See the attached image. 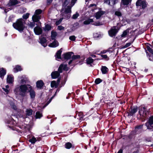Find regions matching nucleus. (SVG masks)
Returning <instances> with one entry per match:
<instances>
[{"label": "nucleus", "mask_w": 153, "mask_h": 153, "mask_svg": "<svg viewBox=\"0 0 153 153\" xmlns=\"http://www.w3.org/2000/svg\"><path fill=\"white\" fill-rule=\"evenodd\" d=\"M27 85H21L19 87H16L14 90L15 94H19L22 97H24L26 95L27 91L28 90Z\"/></svg>", "instance_id": "obj_1"}, {"label": "nucleus", "mask_w": 153, "mask_h": 153, "mask_svg": "<svg viewBox=\"0 0 153 153\" xmlns=\"http://www.w3.org/2000/svg\"><path fill=\"white\" fill-rule=\"evenodd\" d=\"M80 56L79 55H73L72 56V59L74 60L80 59Z\"/></svg>", "instance_id": "obj_40"}, {"label": "nucleus", "mask_w": 153, "mask_h": 153, "mask_svg": "<svg viewBox=\"0 0 153 153\" xmlns=\"http://www.w3.org/2000/svg\"><path fill=\"white\" fill-rule=\"evenodd\" d=\"M62 48H61L60 50L57 51L56 54V55H55V56L56 58H57L58 59H62L61 57V54L62 52Z\"/></svg>", "instance_id": "obj_24"}, {"label": "nucleus", "mask_w": 153, "mask_h": 153, "mask_svg": "<svg viewBox=\"0 0 153 153\" xmlns=\"http://www.w3.org/2000/svg\"><path fill=\"white\" fill-rule=\"evenodd\" d=\"M18 3L19 1L17 0H10L7 5L10 7L17 4Z\"/></svg>", "instance_id": "obj_17"}, {"label": "nucleus", "mask_w": 153, "mask_h": 153, "mask_svg": "<svg viewBox=\"0 0 153 153\" xmlns=\"http://www.w3.org/2000/svg\"><path fill=\"white\" fill-rule=\"evenodd\" d=\"M58 29L59 30H63L64 29V27L62 25H59L58 26Z\"/></svg>", "instance_id": "obj_53"}, {"label": "nucleus", "mask_w": 153, "mask_h": 153, "mask_svg": "<svg viewBox=\"0 0 153 153\" xmlns=\"http://www.w3.org/2000/svg\"><path fill=\"white\" fill-rule=\"evenodd\" d=\"M2 89H3V90L5 92H6V93L7 94H8L9 92V91L7 89V88H3Z\"/></svg>", "instance_id": "obj_62"}, {"label": "nucleus", "mask_w": 153, "mask_h": 153, "mask_svg": "<svg viewBox=\"0 0 153 153\" xmlns=\"http://www.w3.org/2000/svg\"><path fill=\"white\" fill-rule=\"evenodd\" d=\"M114 15L118 16L119 19V20L122 22L123 24L126 22V21L122 16V13L119 11H117L114 13Z\"/></svg>", "instance_id": "obj_10"}, {"label": "nucleus", "mask_w": 153, "mask_h": 153, "mask_svg": "<svg viewBox=\"0 0 153 153\" xmlns=\"http://www.w3.org/2000/svg\"><path fill=\"white\" fill-rule=\"evenodd\" d=\"M25 21L22 18L17 19L15 22L13 24V26L20 32L23 31L25 28Z\"/></svg>", "instance_id": "obj_2"}, {"label": "nucleus", "mask_w": 153, "mask_h": 153, "mask_svg": "<svg viewBox=\"0 0 153 153\" xmlns=\"http://www.w3.org/2000/svg\"><path fill=\"white\" fill-rule=\"evenodd\" d=\"M53 0H47V4L49 5L52 2Z\"/></svg>", "instance_id": "obj_58"}, {"label": "nucleus", "mask_w": 153, "mask_h": 153, "mask_svg": "<svg viewBox=\"0 0 153 153\" xmlns=\"http://www.w3.org/2000/svg\"><path fill=\"white\" fill-rule=\"evenodd\" d=\"M35 22H33L30 23V26L31 27L33 28L34 26H35Z\"/></svg>", "instance_id": "obj_55"}, {"label": "nucleus", "mask_w": 153, "mask_h": 153, "mask_svg": "<svg viewBox=\"0 0 153 153\" xmlns=\"http://www.w3.org/2000/svg\"><path fill=\"white\" fill-rule=\"evenodd\" d=\"M117 153H123V149L122 148L120 149Z\"/></svg>", "instance_id": "obj_64"}, {"label": "nucleus", "mask_w": 153, "mask_h": 153, "mask_svg": "<svg viewBox=\"0 0 153 153\" xmlns=\"http://www.w3.org/2000/svg\"><path fill=\"white\" fill-rule=\"evenodd\" d=\"M101 70L103 74H106L108 71V68L105 66H102Z\"/></svg>", "instance_id": "obj_25"}, {"label": "nucleus", "mask_w": 153, "mask_h": 153, "mask_svg": "<svg viewBox=\"0 0 153 153\" xmlns=\"http://www.w3.org/2000/svg\"><path fill=\"white\" fill-rule=\"evenodd\" d=\"M65 147L67 149H70L71 148H74V146H73L71 143L68 142L65 143Z\"/></svg>", "instance_id": "obj_26"}, {"label": "nucleus", "mask_w": 153, "mask_h": 153, "mask_svg": "<svg viewBox=\"0 0 153 153\" xmlns=\"http://www.w3.org/2000/svg\"><path fill=\"white\" fill-rule=\"evenodd\" d=\"M28 87V90L27 92H29L31 99L34 100L36 96V93L33 87L30 85H27Z\"/></svg>", "instance_id": "obj_6"}, {"label": "nucleus", "mask_w": 153, "mask_h": 153, "mask_svg": "<svg viewBox=\"0 0 153 153\" xmlns=\"http://www.w3.org/2000/svg\"><path fill=\"white\" fill-rule=\"evenodd\" d=\"M131 45V43L130 42L126 43L125 46V48H127L129 46Z\"/></svg>", "instance_id": "obj_61"}, {"label": "nucleus", "mask_w": 153, "mask_h": 153, "mask_svg": "<svg viewBox=\"0 0 153 153\" xmlns=\"http://www.w3.org/2000/svg\"><path fill=\"white\" fill-rule=\"evenodd\" d=\"M143 124H141L139 125H137L135 126V130L136 131H137V129H141L143 128Z\"/></svg>", "instance_id": "obj_42"}, {"label": "nucleus", "mask_w": 153, "mask_h": 153, "mask_svg": "<svg viewBox=\"0 0 153 153\" xmlns=\"http://www.w3.org/2000/svg\"><path fill=\"white\" fill-rule=\"evenodd\" d=\"M54 41L52 43H50L49 46L51 48H56L59 45V43L58 42L56 39H54Z\"/></svg>", "instance_id": "obj_19"}, {"label": "nucleus", "mask_w": 153, "mask_h": 153, "mask_svg": "<svg viewBox=\"0 0 153 153\" xmlns=\"http://www.w3.org/2000/svg\"><path fill=\"white\" fill-rule=\"evenodd\" d=\"M94 21L93 19L88 18V19L85 21L83 22V24L85 25H87L90 24L91 23L93 22Z\"/></svg>", "instance_id": "obj_29"}, {"label": "nucleus", "mask_w": 153, "mask_h": 153, "mask_svg": "<svg viewBox=\"0 0 153 153\" xmlns=\"http://www.w3.org/2000/svg\"><path fill=\"white\" fill-rule=\"evenodd\" d=\"M60 75L59 73L57 71H54L52 72L51 74V78L53 79L58 78Z\"/></svg>", "instance_id": "obj_18"}, {"label": "nucleus", "mask_w": 153, "mask_h": 153, "mask_svg": "<svg viewBox=\"0 0 153 153\" xmlns=\"http://www.w3.org/2000/svg\"><path fill=\"white\" fill-rule=\"evenodd\" d=\"M74 54V53L72 52H69L63 54L62 55L63 56V58L62 60L64 59V60H68L72 58V55Z\"/></svg>", "instance_id": "obj_9"}, {"label": "nucleus", "mask_w": 153, "mask_h": 153, "mask_svg": "<svg viewBox=\"0 0 153 153\" xmlns=\"http://www.w3.org/2000/svg\"><path fill=\"white\" fill-rule=\"evenodd\" d=\"M65 12L66 14H67L66 15V18L67 19H69L70 18V13L71 12V7L70 6H68L67 8H65Z\"/></svg>", "instance_id": "obj_15"}, {"label": "nucleus", "mask_w": 153, "mask_h": 153, "mask_svg": "<svg viewBox=\"0 0 153 153\" xmlns=\"http://www.w3.org/2000/svg\"><path fill=\"white\" fill-rule=\"evenodd\" d=\"M119 30L117 26H113L108 31V35L111 37L114 38Z\"/></svg>", "instance_id": "obj_4"}, {"label": "nucleus", "mask_w": 153, "mask_h": 153, "mask_svg": "<svg viewBox=\"0 0 153 153\" xmlns=\"http://www.w3.org/2000/svg\"><path fill=\"white\" fill-rule=\"evenodd\" d=\"M45 84L42 80L37 81L36 83V86L38 89H42L44 85Z\"/></svg>", "instance_id": "obj_12"}, {"label": "nucleus", "mask_w": 153, "mask_h": 153, "mask_svg": "<svg viewBox=\"0 0 153 153\" xmlns=\"http://www.w3.org/2000/svg\"><path fill=\"white\" fill-rule=\"evenodd\" d=\"M147 2L146 0H137L136 5L137 6H141L142 9H145L147 6Z\"/></svg>", "instance_id": "obj_7"}, {"label": "nucleus", "mask_w": 153, "mask_h": 153, "mask_svg": "<svg viewBox=\"0 0 153 153\" xmlns=\"http://www.w3.org/2000/svg\"><path fill=\"white\" fill-rule=\"evenodd\" d=\"M92 25L95 26H100L102 25V24L100 22L98 21L94 22Z\"/></svg>", "instance_id": "obj_50"}, {"label": "nucleus", "mask_w": 153, "mask_h": 153, "mask_svg": "<svg viewBox=\"0 0 153 153\" xmlns=\"http://www.w3.org/2000/svg\"><path fill=\"white\" fill-rule=\"evenodd\" d=\"M111 2L113 5H114L116 3V0H110V2Z\"/></svg>", "instance_id": "obj_57"}, {"label": "nucleus", "mask_w": 153, "mask_h": 153, "mask_svg": "<svg viewBox=\"0 0 153 153\" xmlns=\"http://www.w3.org/2000/svg\"><path fill=\"white\" fill-rule=\"evenodd\" d=\"M130 29V28H128L126 30L124 31L123 33L121 35V37H125L129 33V30Z\"/></svg>", "instance_id": "obj_28"}, {"label": "nucleus", "mask_w": 153, "mask_h": 153, "mask_svg": "<svg viewBox=\"0 0 153 153\" xmlns=\"http://www.w3.org/2000/svg\"><path fill=\"white\" fill-rule=\"evenodd\" d=\"M139 114L140 115L141 120L142 122L144 121L146 118L149 117L150 112L149 109H147L145 107L140 106L138 108Z\"/></svg>", "instance_id": "obj_3"}, {"label": "nucleus", "mask_w": 153, "mask_h": 153, "mask_svg": "<svg viewBox=\"0 0 153 153\" xmlns=\"http://www.w3.org/2000/svg\"><path fill=\"white\" fill-rule=\"evenodd\" d=\"M76 37L75 36L73 35L69 37V39L71 41H75L76 40Z\"/></svg>", "instance_id": "obj_49"}, {"label": "nucleus", "mask_w": 153, "mask_h": 153, "mask_svg": "<svg viewBox=\"0 0 153 153\" xmlns=\"http://www.w3.org/2000/svg\"><path fill=\"white\" fill-rule=\"evenodd\" d=\"M51 88L55 87V88H57L58 85L56 83V82L54 80L52 81L51 84Z\"/></svg>", "instance_id": "obj_32"}, {"label": "nucleus", "mask_w": 153, "mask_h": 153, "mask_svg": "<svg viewBox=\"0 0 153 153\" xmlns=\"http://www.w3.org/2000/svg\"><path fill=\"white\" fill-rule=\"evenodd\" d=\"M43 116L42 113L39 111H37L36 113L35 118L37 119H40Z\"/></svg>", "instance_id": "obj_31"}, {"label": "nucleus", "mask_w": 153, "mask_h": 153, "mask_svg": "<svg viewBox=\"0 0 153 153\" xmlns=\"http://www.w3.org/2000/svg\"><path fill=\"white\" fill-rule=\"evenodd\" d=\"M13 77L12 75H8L7 78V82L9 84H12L13 82Z\"/></svg>", "instance_id": "obj_20"}, {"label": "nucleus", "mask_w": 153, "mask_h": 153, "mask_svg": "<svg viewBox=\"0 0 153 153\" xmlns=\"http://www.w3.org/2000/svg\"><path fill=\"white\" fill-rule=\"evenodd\" d=\"M77 115L79 117V118H78L77 119H79L80 122L81 121L83 120L84 116L83 113L79 112L77 114Z\"/></svg>", "instance_id": "obj_30"}, {"label": "nucleus", "mask_w": 153, "mask_h": 153, "mask_svg": "<svg viewBox=\"0 0 153 153\" xmlns=\"http://www.w3.org/2000/svg\"><path fill=\"white\" fill-rule=\"evenodd\" d=\"M131 111L129 112H128V116H132L137 111L138 107L137 106L134 107L131 106L130 107Z\"/></svg>", "instance_id": "obj_11"}, {"label": "nucleus", "mask_w": 153, "mask_h": 153, "mask_svg": "<svg viewBox=\"0 0 153 153\" xmlns=\"http://www.w3.org/2000/svg\"><path fill=\"white\" fill-rule=\"evenodd\" d=\"M34 31L36 35H38L42 34V28L39 26H36L34 28Z\"/></svg>", "instance_id": "obj_14"}, {"label": "nucleus", "mask_w": 153, "mask_h": 153, "mask_svg": "<svg viewBox=\"0 0 153 153\" xmlns=\"http://www.w3.org/2000/svg\"><path fill=\"white\" fill-rule=\"evenodd\" d=\"M33 111L31 109H27L26 110V115L30 116L32 115L33 114Z\"/></svg>", "instance_id": "obj_33"}, {"label": "nucleus", "mask_w": 153, "mask_h": 153, "mask_svg": "<svg viewBox=\"0 0 153 153\" xmlns=\"http://www.w3.org/2000/svg\"><path fill=\"white\" fill-rule=\"evenodd\" d=\"M63 19V18H60L55 23L56 25H59L62 21Z\"/></svg>", "instance_id": "obj_46"}, {"label": "nucleus", "mask_w": 153, "mask_h": 153, "mask_svg": "<svg viewBox=\"0 0 153 153\" xmlns=\"http://www.w3.org/2000/svg\"><path fill=\"white\" fill-rule=\"evenodd\" d=\"M51 29V26L48 24L45 25V27L44 28V30L45 31H49Z\"/></svg>", "instance_id": "obj_36"}, {"label": "nucleus", "mask_w": 153, "mask_h": 153, "mask_svg": "<svg viewBox=\"0 0 153 153\" xmlns=\"http://www.w3.org/2000/svg\"><path fill=\"white\" fill-rule=\"evenodd\" d=\"M146 55H149L153 53V46L148 43H147L145 49Z\"/></svg>", "instance_id": "obj_8"}, {"label": "nucleus", "mask_w": 153, "mask_h": 153, "mask_svg": "<svg viewBox=\"0 0 153 153\" xmlns=\"http://www.w3.org/2000/svg\"><path fill=\"white\" fill-rule=\"evenodd\" d=\"M14 71L15 72H17L19 71H20L22 70V68L21 66L17 65L15 66V67L13 69Z\"/></svg>", "instance_id": "obj_27"}, {"label": "nucleus", "mask_w": 153, "mask_h": 153, "mask_svg": "<svg viewBox=\"0 0 153 153\" xmlns=\"http://www.w3.org/2000/svg\"><path fill=\"white\" fill-rule=\"evenodd\" d=\"M70 1V0H65L63 4V5L65 6H66L68 5Z\"/></svg>", "instance_id": "obj_51"}, {"label": "nucleus", "mask_w": 153, "mask_h": 153, "mask_svg": "<svg viewBox=\"0 0 153 153\" xmlns=\"http://www.w3.org/2000/svg\"><path fill=\"white\" fill-rule=\"evenodd\" d=\"M6 71L3 68H0V77L3 79L6 74Z\"/></svg>", "instance_id": "obj_21"}, {"label": "nucleus", "mask_w": 153, "mask_h": 153, "mask_svg": "<svg viewBox=\"0 0 153 153\" xmlns=\"http://www.w3.org/2000/svg\"><path fill=\"white\" fill-rule=\"evenodd\" d=\"M62 66L63 64H61L58 68L57 71H58V72H59L60 74V73H62V71L63 70Z\"/></svg>", "instance_id": "obj_44"}, {"label": "nucleus", "mask_w": 153, "mask_h": 153, "mask_svg": "<svg viewBox=\"0 0 153 153\" xmlns=\"http://www.w3.org/2000/svg\"><path fill=\"white\" fill-rule=\"evenodd\" d=\"M102 81V80L100 78H97L94 81L96 84H98Z\"/></svg>", "instance_id": "obj_41"}, {"label": "nucleus", "mask_w": 153, "mask_h": 153, "mask_svg": "<svg viewBox=\"0 0 153 153\" xmlns=\"http://www.w3.org/2000/svg\"><path fill=\"white\" fill-rule=\"evenodd\" d=\"M65 83V82H62L61 83V85H60V88H61L62 86H63Z\"/></svg>", "instance_id": "obj_63"}, {"label": "nucleus", "mask_w": 153, "mask_h": 153, "mask_svg": "<svg viewBox=\"0 0 153 153\" xmlns=\"http://www.w3.org/2000/svg\"><path fill=\"white\" fill-rule=\"evenodd\" d=\"M94 60L91 58L90 57H89L87 58L86 59V63L87 65H90V66L92 67L91 64L93 63Z\"/></svg>", "instance_id": "obj_22"}, {"label": "nucleus", "mask_w": 153, "mask_h": 153, "mask_svg": "<svg viewBox=\"0 0 153 153\" xmlns=\"http://www.w3.org/2000/svg\"><path fill=\"white\" fill-rule=\"evenodd\" d=\"M85 58H84L83 59H81L80 61H79L77 63H76V64H77L78 63H80V65L82 64V62H83L84 60H85ZM73 65H75V64H74Z\"/></svg>", "instance_id": "obj_54"}, {"label": "nucleus", "mask_w": 153, "mask_h": 153, "mask_svg": "<svg viewBox=\"0 0 153 153\" xmlns=\"http://www.w3.org/2000/svg\"><path fill=\"white\" fill-rule=\"evenodd\" d=\"M39 40L40 43L41 45L44 47H45L47 45L46 44L47 42L46 38L45 37H42V36H41V37L40 38Z\"/></svg>", "instance_id": "obj_16"}, {"label": "nucleus", "mask_w": 153, "mask_h": 153, "mask_svg": "<svg viewBox=\"0 0 153 153\" xmlns=\"http://www.w3.org/2000/svg\"><path fill=\"white\" fill-rule=\"evenodd\" d=\"M62 68L63 70L67 71L68 70V68L67 67V65L66 64L64 65L63 64Z\"/></svg>", "instance_id": "obj_52"}, {"label": "nucleus", "mask_w": 153, "mask_h": 153, "mask_svg": "<svg viewBox=\"0 0 153 153\" xmlns=\"http://www.w3.org/2000/svg\"><path fill=\"white\" fill-rule=\"evenodd\" d=\"M42 12V10L40 9L36 10L35 12L34 15H39L41 14Z\"/></svg>", "instance_id": "obj_38"}, {"label": "nucleus", "mask_w": 153, "mask_h": 153, "mask_svg": "<svg viewBox=\"0 0 153 153\" xmlns=\"http://www.w3.org/2000/svg\"><path fill=\"white\" fill-rule=\"evenodd\" d=\"M106 12L105 11H99L95 13L94 17L96 19H100L101 16L105 13Z\"/></svg>", "instance_id": "obj_13"}, {"label": "nucleus", "mask_w": 153, "mask_h": 153, "mask_svg": "<svg viewBox=\"0 0 153 153\" xmlns=\"http://www.w3.org/2000/svg\"><path fill=\"white\" fill-rule=\"evenodd\" d=\"M145 125L147 129L150 131H153V115L149 117Z\"/></svg>", "instance_id": "obj_5"}, {"label": "nucleus", "mask_w": 153, "mask_h": 153, "mask_svg": "<svg viewBox=\"0 0 153 153\" xmlns=\"http://www.w3.org/2000/svg\"><path fill=\"white\" fill-rule=\"evenodd\" d=\"M101 56L107 61L109 59V58L106 55H101Z\"/></svg>", "instance_id": "obj_48"}, {"label": "nucleus", "mask_w": 153, "mask_h": 153, "mask_svg": "<svg viewBox=\"0 0 153 153\" xmlns=\"http://www.w3.org/2000/svg\"><path fill=\"white\" fill-rule=\"evenodd\" d=\"M29 142L31 143L32 144L34 143L36 141V140L35 137H33L31 139L29 140Z\"/></svg>", "instance_id": "obj_43"}, {"label": "nucleus", "mask_w": 153, "mask_h": 153, "mask_svg": "<svg viewBox=\"0 0 153 153\" xmlns=\"http://www.w3.org/2000/svg\"><path fill=\"white\" fill-rule=\"evenodd\" d=\"M60 86H59V87L57 89L55 93V94H54V95H53L54 96H55L56 95V94H57V93L59 92V91L60 90Z\"/></svg>", "instance_id": "obj_59"}, {"label": "nucleus", "mask_w": 153, "mask_h": 153, "mask_svg": "<svg viewBox=\"0 0 153 153\" xmlns=\"http://www.w3.org/2000/svg\"><path fill=\"white\" fill-rule=\"evenodd\" d=\"M57 33L55 31H52L51 32V37L52 40L55 39V38L56 36Z\"/></svg>", "instance_id": "obj_34"}, {"label": "nucleus", "mask_w": 153, "mask_h": 153, "mask_svg": "<svg viewBox=\"0 0 153 153\" xmlns=\"http://www.w3.org/2000/svg\"><path fill=\"white\" fill-rule=\"evenodd\" d=\"M146 56L149 61L153 62V53L149 55L148 54Z\"/></svg>", "instance_id": "obj_37"}, {"label": "nucleus", "mask_w": 153, "mask_h": 153, "mask_svg": "<svg viewBox=\"0 0 153 153\" xmlns=\"http://www.w3.org/2000/svg\"><path fill=\"white\" fill-rule=\"evenodd\" d=\"M101 36L100 35L96 33L94 34V38H97L100 37Z\"/></svg>", "instance_id": "obj_56"}, {"label": "nucleus", "mask_w": 153, "mask_h": 153, "mask_svg": "<svg viewBox=\"0 0 153 153\" xmlns=\"http://www.w3.org/2000/svg\"><path fill=\"white\" fill-rule=\"evenodd\" d=\"M79 16V14L77 12H76V14L73 15L72 18L73 19H77Z\"/></svg>", "instance_id": "obj_47"}, {"label": "nucleus", "mask_w": 153, "mask_h": 153, "mask_svg": "<svg viewBox=\"0 0 153 153\" xmlns=\"http://www.w3.org/2000/svg\"><path fill=\"white\" fill-rule=\"evenodd\" d=\"M29 15L30 14L29 13H27L26 14L23 15L22 18L23 19H26L28 18Z\"/></svg>", "instance_id": "obj_45"}, {"label": "nucleus", "mask_w": 153, "mask_h": 153, "mask_svg": "<svg viewBox=\"0 0 153 153\" xmlns=\"http://www.w3.org/2000/svg\"><path fill=\"white\" fill-rule=\"evenodd\" d=\"M60 80H61V78L60 77L59 78H58V79L57 80V81L56 82V83L58 85H59L60 83Z\"/></svg>", "instance_id": "obj_60"}, {"label": "nucleus", "mask_w": 153, "mask_h": 153, "mask_svg": "<svg viewBox=\"0 0 153 153\" xmlns=\"http://www.w3.org/2000/svg\"><path fill=\"white\" fill-rule=\"evenodd\" d=\"M79 27V24L78 22H76L74 24L72 28V30L73 31L75 30V29H74V27H75L76 29Z\"/></svg>", "instance_id": "obj_39"}, {"label": "nucleus", "mask_w": 153, "mask_h": 153, "mask_svg": "<svg viewBox=\"0 0 153 153\" xmlns=\"http://www.w3.org/2000/svg\"><path fill=\"white\" fill-rule=\"evenodd\" d=\"M131 0H122L123 4L124 5H127L131 3Z\"/></svg>", "instance_id": "obj_35"}, {"label": "nucleus", "mask_w": 153, "mask_h": 153, "mask_svg": "<svg viewBox=\"0 0 153 153\" xmlns=\"http://www.w3.org/2000/svg\"><path fill=\"white\" fill-rule=\"evenodd\" d=\"M41 16L39 15H34L32 16V19L34 22H38L39 21Z\"/></svg>", "instance_id": "obj_23"}]
</instances>
